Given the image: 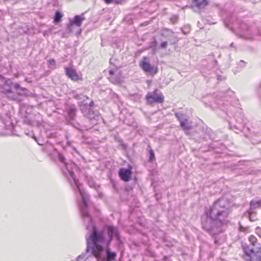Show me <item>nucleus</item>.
Here are the masks:
<instances>
[{
  "label": "nucleus",
  "mask_w": 261,
  "mask_h": 261,
  "mask_svg": "<svg viewBox=\"0 0 261 261\" xmlns=\"http://www.w3.org/2000/svg\"><path fill=\"white\" fill-rule=\"evenodd\" d=\"M59 160L63 164L66 169L63 172L65 174L72 178L73 182L71 181L75 193L79 195L82 199L80 203V208L82 217L85 223L87 224L86 228L91 231L89 236L86 237L87 248L86 253L79 255L76 258L77 261H84L89 256L93 255L97 261H100L104 257V245L105 244V238L103 232L96 230L92 223V219L88 211V203L89 201V195L85 194L82 191L80 184L75 177L73 168L75 167V164L73 162L68 163L63 155H58Z\"/></svg>",
  "instance_id": "nucleus-1"
},
{
  "label": "nucleus",
  "mask_w": 261,
  "mask_h": 261,
  "mask_svg": "<svg viewBox=\"0 0 261 261\" xmlns=\"http://www.w3.org/2000/svg\"><path fill=\"white\" fill-rule=\"evenodd\" d=\"M229 214L228 203L225 199L221 198L216 201L210 208V218L206 216L201 217L202 228L211 234L216 244H221L225 240L222 232L224 227L230 223L228 219Z\"/></svg>",
  "instance_id": "nucleus-2"
},
{
  "label": "nucleus",
  "mask_w": 261,
  "mask_h": 261,
  "mask_svg": "<svg viewBox=\"0 0 261 261\" xmlns=\"http://www.w3.org/2000/svg\"><path fill=\"white\" fill-rule=\"evenodd\" d=\"M258 248L244 247L243 258L247 261H261V251Z\"/></svg>",
  "instance_id": "nucleus-3"
},
{
  "label": "nucleus",
  "mask_w": 261,
  "mask_h": 261,
  "mask_svg": "<svg viewBox=\"0 0 261 261\" xmlns=\"http://www.w3.org/2000/svg\"><path fill=\"white\" fill-rule=\"evenodd\" d=\"M85 19L83 14L75 15L73 18L69 19V23L66 25V31L69 33L74 31L73 27L75 26L80 28Z\"/></svg>",
  "instance_id": "nucleus-4"
},
{
  "label": "nucleus",
  "mask_w": 261,
  "mask_h": 261,
  "mask_svg": "<svg viewBox=\"0 0 261 261\" xmlns=\"http://www.w3.org/2000/svg\"><path fill=\"white\" fill-rule=\"evenodd\" d=\"M146 99L148 103H162L164 101L163 95L158 90H155L152 92L148 93L146 96Z\"/></svg>",
  "instance_id": "nucleus-5"
},
{
  "label": "nucleus",
  "mask_w": 261,
  "mask_h": 261,
  "mask_svg": "<svg viewBox=\"0 0 261 261\" xmlns=\"http://www.w3.org/2000/svg\"><path fill=\"white\" fill-rule=\"evenodd\" d=\"M77 109L73 105H68L65 109V118L66 121L70 124H72L73 121L76 117Z\"/></svg>",
  "instance_id": "nucleus-6"
},
{
  "label": "nucleus",
  "mask_w": 261,
  "mask_h": 261,
  "mask_svg": "<svg viewBox=\"0 0 261 261\" xmlns=\"http://www.w3.org/2000/svg\"><path fill=\"white\" fill-rule=\"evenodd\" d=\"M141 68L146 73H149L152 75L158 72V68L151 65L149 62L148 58L146 57H143L140 63Z\"/></svg>",
  "instance_id": "nucleus-7"
},
{
  "label": "nucleus",
  "mask_w": 261,
  "mask_h": 261,
  "mask_svg": "<svg viewBox=\"0 0 261 261\" xmlns=\"http://www.w3.org/2000/svg\"><path fill=\"white\" fill-rule=\"evenodd\" d=\"M109 79L111 82L115 84H119L121 83V74L118 72L117 69H112L109 70Z\"/></svg>",
  "instance_id": "nucleus-8"
},
{
  "label": "nucleus",
  "mask_w": 261,
  "mask_h": 261,
  "mask_svg": "<svg viewBox=\"0 0 261 261\" xmlns=\"http://www.w3.org/2000/svg\"><path fill=\"white\" fill-rule=\"evenodd\" d=\"M119 175L121 179L125 181H128L130 179L132 171L129 169L122 168L119 170Z\"/></svg>",
  "instance_id": "nucleus-9"
},
{
  "label": "nucleus",
  "mask_w": 261,
  "mask_h": 261,
  "mask_svg": "<svg viewBox=\"0 0 261 261\" xmlns=\"http://www.w3.org/2000/svg\"><path fill=\"white\" fill-rule=\"evenodd\" d=\"M65 70L66 75L72 80L76 81L80 79L75 69L71 67H66Z\"/></svg>",
  "instance_id": "nucleus-10"
},
{
  "label": "nucleus",
  "mask_w": 261,
  "mask_h": 261,
  "mask_svg": "<svg viewBox=\"0 0 261 261\" xmlns=\"http://www.w3.org/2000/svg\"><path fill=\"white\" fill-rule=\"evenodd\" d=\"M107 229L110 241H111L113 238H116L117 240L119 239L118 230L117 227L112 226H108L107 227Z\"/></svg>",
  "instance_id": "nucleus-11"
},
{
  "label": "nucleus",
  "mask_w": 261,
  "mask_h": 261,
  "mask_svg": "<svg viewBox=\"0 0 261 261\" xmlns=\"http://www.w3.org/2000/svg\"><path fill=\"white\" fill-rule=\"evenodd\" d=\"M82 111L84 114L91 120H97L100 117L98 112L94 111L90 108H89L88 112L84 111V108H82Z\"/></svg>",
  "instance_id": "nucleus-12"
},
{
  "label": "nucleus",
  "mask_w": 261,
  "mask_h": 261,
  "mask_svg": "<svg viewBox=\"0 0 261 261\" xmlns=\"http://www.w3.org/2000/svg\"><path fill=\"white\" fill-rule=\"evenodd\" d=\"M249 245H243L244 247H250V248H260V245L257 242V239L253 236H251L249 238Z\"/></svg>",
  "instance_id": "nucleus-13"
},
{
  "label": "nucleus",
  "mask_w": 261,
  "mask_h": 261,
  "mask_svg": "<svg viewBox=\"0 0 261 261\" xmlns=\"http://www.w3.org/2000/svg\"><path fill=\"white\" fill-rule=\"evenodd\" d=\"M105 252V251L104 250ZM116 256V253L114 252H112L110 250V249H107L106 252V255H104V257L100 259V260H102L103 259L106 258V261H112V260H114Z\"/></svg>",
  "instance_id": "nucleus-14"
},
{
  "label": "nucleus",
  "mask_w": 261,
  "mask_h": 261,
  "mask_svg": "<svg viewBox=\"0 0 261 261\" xmlns=\"http://www.w3.org/2000/svg\"><path fill=\"white\" fill-rule=\"evenodd\" d=\"M73 97L76 100H81L84 101L85 99H89V97L83 94H79L75 91L72 92Z\"/></svg>",
  "instance_id": "nucleus-15"
},
{
  "label": "nucleus",
  "mask_w": 261,
  "mask_h": 261,
  "mask_svg": "<svg viewBox=\"0 0 261 261\" xmlns=\"http://www.w3.org/2000/svg\"><path fill=\"white\" fill-rule=\"evenodd\" d=\"M208 4V0H197V9H203Z\"/></svg>",
  "instance_id": "nucleus-16"
},
{
  "label": "nucleus",
  "mask_w": 261,
  "mask_h": 261,
  "mask_svg": "<svg viewBox=\"0 0 261 261\" xmlns=\"http://www.w3.org/2000/svg\"><path fill=\"white\" fill-rule=\"evenodd\" d=\"M261 204V199L258 200H252L250 203V207L251 210H253L259 207Z\"/></svg>",
  "instance_id": "nucleus-17"
},
{
  "label": "nucleus",
  "mask_w": 261,
  "mask_h": 261,
  "mask_svg": "<svg viewBox=\"0 0 261 261\" xmlns=\"http://www.w3.org/2000/svg\"><path fill=\"white\" fill-rule=\"evenodd\" d=\"M180 126L185 129V130H189L191 128V125L189 123L188 120L185 119L184 120L181 121L180 122Z\"/></svg>",
  "instance_id": "nucleus-18"
},
{
  "label": "nucleus",
  "mask_w": 261,
  "mask_h": 261,
  "mask_svg": "<svg viewBox=\"0 0 261 261\" xmlns=\"http://www.w3.org/2000/svg\"><path fill=\"white\" fill-rule=\"evenodd\" d=\"M24 122L25 123L29 124V125H36L38 127L42 125V123L40 121L35 122V121H31V120H29L28 119H25L24 120Z\"/></svg>",
  "instance_id": "nucleus-19"
},
{
  "label": "nucleus",
  "mask_w": 261,
  "mask_h": 261,
  "mask_svg": "<svg viewBox=\"0 0 261 261\" xmlns=\"http://www.w3.org/2000/svg\"><path fill=\"white\" fill-rule=\"evenodd\" d=\"M62 16L63 15L60 12L57 11L54 17V22L56 23L59 22L61 21Z\"/></svg>",
  "instance_id": "nucleus-20"
},
{
  "label": "nucleus",
  "mask_w": 261,
  "mask_h": 261,
  "mask_svg": "<svg viewBox=\"0 0 261 261\" xmlns=\"http://www.w3.org/2000/svg\"><path fill=\"white\" fill-rule=\"evenodd\" d=\"M148 147L149 148V162H152L154 160H155L154 153L153 149L151 148L150 145H148Z\"/></svg>",
  "instance_id": "nucleus-21"
},
{
  "label": "nucleus",
  "mask_w": 261,
  "mask_h": 261,
  "mask_svg": "<svg viewBox=\"0 0 261 261\" xmlns=\"http://www.w3.org/2000/svg\"><path fill=\"white\" fill-rule=\"evenodd\" d=\"M12 86H2L3 92L6 94L12 93Z\"/></svg>",
  "instance_id": "nucleus-22"
},
{
  "label": "nucleus",
  "mask_w": 261,
  "mask_h": 261,
  "mask_svg": "<svg viewBox=\"0 0 261 261\" xmlns=\"http://www.w3.org/2000/svg\"><path fill=\"white\" fill-rule=\"evenodd\" d=\"M48 66L50 68H53L56 67V61L54 59H50L48 61Z\"/></svg>",
  "instance_id": "nucleus-23"
},
{
  "label": "nucleus",
  "mask_w": 261,
  "mask_h": 261,
  "mask_svg": "<svg viewBox=\"0 0 261 261\" xmlns=\"http://www.w3.org/2000/svg\"><path fill=\"white\" fill-rule=\"evenodd\" d=\"M175 115L180 122H181V121L184 120L186 119L185 118V116L181 113H176Z\"/></svg>",
  "instance_id": "nucleus-24"
},
{
  "label": "nucleus",
  "mask_w": 261,
  "mask_h": 261,
  "mask_svg": "<svg viewBox=\"0 0 261 261\" xmlns=\"http://www.w3.org/2000/svg\"><path fill=\"white\" fill-rule=\"evenodd\" d=\"M13 85V82L10 79H5L3 85L2 86H12Z\"/></svg>",
  "instance_id": "nucleus-25"
},
{
  "label": "nucleus",
  "mask_w": 261,
  "mask_h": 261,
  "mask_svg": "<svg viewBox=\"0 0 261 261\" xmlns=\"http://www.w3.org/2000/svg\"><path fill=\"white\" fill-rule=\"evenodd\" d=\"M178 20V16L177 15H173L171 18V21L174 24Z\"/></svg>",
  "instance_id": "nucleus-26"
},
{
  "label": "nucleus",
  "mask_w": 261,
  "mask_h": 261,
  "mask_svg": "<svg viewBox=\"0 0 261 261\" xmlns=\"http://www.w3.org/2000/svg\"><path fill=\"white\" fill-rule=\"evenodd\" d=\"M104 1L106 4H110L113 2H115L116 3H119L121 2L120 0H104Z\"/></svg>",
  "instance_id": "nucleus-27"
},
{
  "label": "nucleus",
  "mask_w": 261,
  "mask_h": 261,
  "mask_svg": "<svg viewBox=\"0 0 261 261\" xmlns=\"http://www.w3.org/2000/svg\"><path fill=\"white\" fill-rule=\"evenodd\" d=\"M248 229V227H245L240 224L239 230L242 232H246Z\"/></svg>",
  "instance_id": "nucleus-28"
},
{
  "label": "nucleus",
  "mask_w": 261,
  "mask_h": 261,
  "mask_svg": "<svg viewBox=\"0 0 261 261\" xmlns=\"http://www.w3.org/2000/svg\"><path fill=\"white\" fill-rule=\"evenodd\" d=\"M168 45V43L166 41H164V42H163L161 45H160V47L162 48H165L167 47Z\"/></svg>",
  "instance_id": "nucleus-29"
},
{
  "label": "nucleus",
  "mask_w": 261,
  "mask_h": 261,
  "mask_svg": "<svg viewBox=\"0 0 261 261\" xmlns=\"http://www.w3.org/2000/svg\"><path fill=\"white\" fill-rule=\"evenodd\" d=\"M12 86L14 87V88L16 89V90H18V89H21V86L19 85V84H17V83H16V84H13V85H12Z\"/></svg>",
  "instance_id": "nucleus-30"
},
{
  "label": "nucleus",
  "mask_w": 261,
  "mask_h": 261,
  "mask_svg": "<svg viewBox=\"0 0 261 261\" xmlns=\"http://www.w3.org/2000/svg\"><path fill=\"white\" fill-rule=\"evenodd\" d=\"M83 105H84V107H87V106H88V105H87V104H86V103H84ZM93 105H94V102H93V101H91L90 102V103H89V105H88V106L90 107L89 108H90V109H91V107H92Z\"/></svg>",
  "instance_id": "nucleus-31"
},
{
  "label": "nucleus",
  "mask_w": 261,
  "mask_h": 261,
  "mask_svg": "<svg viewBox=\"0 0 261 261\" xmlns=\"http://www.w3.org/2000/svg\"><path fill=\"white\" fill-rule=\"evenodd\" d=\"M81 29H79L78 31L76 32V35L79 36L81 34Z\"/></svg>",
  "instance_id": "nucleus-32"
},
{
  "label": "nucleus",
  "mask_w": 261,
  "mask_h": 261,
  "mask_svg": "<svg viewBox=\"0 0 261 261\" xmlns=\"http://www.w3.org/2000/svg\"><path fill=\"white\" fill-rule=\"evenodd\" d=\"M83 102L82 101H81V102H80L79 103V106H81V107H82V105H83Z\"/></svg>",
  "instance_id": "nucleus-33"
},
{
  "label": "nucleus",
  "mask_w": 261,
  "mask_h": 261,
  "mask_svg": "<svg viewBox=\"0 0 261 261\" xmlns=\"http://www.w3.org/2000/svg\"><path fill=\"white\" fill-rule=\"evenodd\" d=\"M90 186L91 187H92V186H94V184H93V183H90Z\"/></svg>",
  "instance_id": "nucleus-34"
},
{
  "label": "nucleus",
  "mask_w": 261,
  "mask_h": 261,
  "mask_svg": "<svg viewBox=\"0 0 261 261\" xmlns=\"http://www.w3.org/2000/svg\"><path fill=\"white\" fill-rule=\"evenodd\" d=\"M233 43H231V44H230V46H231V47H232V46H233Z\"/></svg>",
  "instance_id": "nucleus-35"
},
{
  "label": "nucleus",
  "mask_w": 261,
  "mask_h": 261,
  "mask_svg": "<svg viewBox=\"0 0 261 261\" xmlns=\"http://www.w3.org/2000/svg\"><path fill=\"white\" fill-rule=\"evenodd\" d=\"M33 138H34V139L36 141V137L34 136H33Z\"/></svg>",
  "instance_id": "nucleus-36"
},
{
  "label": "nucleus",
  "mask_w": 261,
  "mask_h": 261,
  "mask_svg": "<svg viewBox=\"0 0 261 261\" xmlns=\"http://www.w3.org/2000/svg\"><path fill=\"white\" fill-rule=\"evenodd\" d=\"M10 127H11V128H13V126L11 125L10 126Z\"/></svg>",
  "instance_id": "nucleus-37"
},
{
  "label": "nucleus",
  "mask_w": 261,
  "mask_h": 261,
  "mask_svg": "<svg viewBox=\"0 0 261 261\" xmlns=\"http://www.w3.org/2000/svg\"><path fill=\"white\" fill-rule=\"evenodd\" d=\"M240 62H243V63H244V61H243V60H241Z\"/></svg>",
  "instance_id": "nucleus-38"
},
{
  "label": "nucleus",
  "mask_w": 261,
  "mask_h": 261,
  "mask_svg": "<svg viewBox=\"0 0 261 261\" xmlns=\"http://www.w3.org/2000/svg\"><path fill=\"white\" fill-rule=\"evenodd\" d=\"M16 77H18V74H16Z\"/></svg>",
  "instance_id": "nucleus-39"
},
{
  "label": "nucleus",
  "mask_w": 261,
  "mask_h": 261,
  "mask_svg": "<svg viewBox=\"0 0 261 261\" xmlns=\"http://www.w3.org/2000/svg\"><path fill=\"white\" fill-rule=\"evenodd\" d=\"M198 27L200 28V29H202V27L198 25Z\"/></svg>",
  "instance_id": "nucleus-40"
},
{
  "label": "nucleus",
  "mask_w": 261,
  "mask_h": 261,
  "mask_svg": "<svg viewBox=\"0 0 261 261\" xmlns=\"http://www.w3.org/2000/svg\"><path fill=\"white\" fill-rule=\"evenodd\" d=\"M194 2L196 1V0H193Z\"/></svg>",
  "instance_id": "nucleus-41"
},
{
  "label": "nucleus",
  "mask_w": 261,
  "mask_h": 261,
  "mask_svg": "<svg viewBox=\"0 0 261 261\" xmlns=\"http://www.w3.org/2000/svg\"><path fill=\"white\" fill-rule=\"evenodd\" d=\"M128 261H131L130 260H128Z\"/></svg>",
  "instance_id": "nucleus-42"
}]
</instances>
